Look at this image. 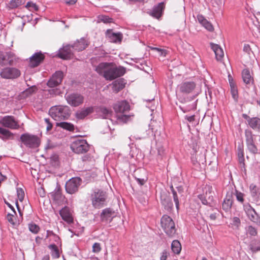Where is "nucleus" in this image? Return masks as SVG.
Returning a JSON list of instances; mask_svg holds the SVG:
<instances>
[{
    "mask_svg": "<svg viewBox=\"0 0 260 260\" xmlns=\"http://www.w3.org/2000/svg\"><path fill=\"white\" fill-rule=\"evenodd\" d=\"M96 71L107 80H113L125 73V68L116 67L112 63L102 62L96 68Z\"/></svg>",
    "mask_w": 260,
    "mask_h": 260,
    "instance_id": "obj_1",
    "label": "nucleus"
},
{
    "mask_svg": "<svg viewBox=\"0 0 260 260\" xmlns=\"http://www.w3.org/2000/svg\"><path fill=\"white\" fill-rule=\"evenodd\" d=\"M49 113L53 119L59 121L68 119L71 116V111L67 106L58 105L51 107Z\"/></svg>",
    "mask_w": 260,
    "mask_h": 260,
    "instance_id": "obj_2",
    "label": "nucleus"
},
{
    "mask_svg": "<svg viewBox=\"0 0 260 260\" xmlns=\"http://www.w3.org/2000/svg\"><path fill=\"white\" fill-rule=\"evenodd\" d=\"M161 226L166 234L169 237H173L176 233L175 223L168 215H164L161 219Z\"/></svg>",
    "mask_w": 260,
    "mask_h": 260,
    "instance_id": "obj_3",
    "label": "nucleus"
},
{
    "mask_svg": "<svg viewBox=\"0 0 260 260\" xmlns=\"http://www.w3.org/2000/svg\"><path fill=\"white\" fill-rule=\"evenodd\" d=\"M106 199V193L99 189L94 190L91 196L92 205L97 209H100L104 206Z\"/></svg>",
    "mask_w": 260,
    "mask_h": 260,
    "instance_id": "obj_4",
    "label": "nucleus"
},
{
    "mask_svg": "<svg viewBox=\"0 0 260 260\" xmlns=\"http://www.w3.org/2000/svg\"><path fill=\"white\" fill-rule=\"evenodd\" d=\"M20 140L26 147L30 148H36L40 144V140L37 136L28 133L22 134Z\"/></svg>",
    "mask_w": 260,
    "mask_h": 260,
    "instance_id": "obj_5",
    "label": "nucleus"
},
{
    "mask_svg": "<svg viewBox=\"0 0 260 260\" xmlns=\"http://www.w3.org/2000/svg\"><path fill=\"white\" fill-rule=\"evenodd\" d=\"M72 150L76 153H85L89 150V145L84 139H77L71 144Z\"/></svg>",
    "mask_w": 260,
    "mask_h": 260,
    "instance_id": "obj_6",
    "label": "nucleus"
},
{
    "mask_svg": "<svg viewBox=\"0 0 260 260\" xmlns=\"http://www.w3.org/2000/svg\"><path fill=\"white\" fill-rule=\"evenodd\" d=\"M244 133L247 149L251 153L256 154L257 152V148L254 142L255 135L249 129H246Z\"/></svg>",
    "mask_w": 260,
    "mask_h": 260,
    "instance_id": "obj_7",
    "label": "nucleus"
},
{
    "mask_svg": "<svg viewBox=\"0 0 260 260\" xmlns=\"http://www.w3.org/2000/svg\"><path fill=\"white\" fill-rule=\"evenodd\" d=\"M0 124L3 126L11 129H18L19 125L18 122L13 116H5L0 120Z\"/></svg>",
    "mask_w": 260,
    "mask_h": 260,
    "instance_id": "obj_8",
    "label": "nucleus"
},
{
    "mask_svg": "<svg viewBox=\"0 0 260 260\" xmlns=\"http://www.w3.org/2000/svg\"><path fill=\"white\" fill-rule=\"evenodd\" d=\"M81 180L80 178L75 177L70 179L66 184V190L70 194L76 192L81 184Z\"/></svg>",
    "mask_w": 260,
    "mask_h": 260,
    "instance_id": "obj_9",
    "label": "nucleus"
},
{
    "mask_svg": "<svg viewBox=\"0 0 260 260\" xmlns=\"http://www.w3.org/2000/svg\"><path fill=\"white\" fill-rule=\"evenodd\" d=\"M20 75V71L15 68H5L2 70L0 76L4 79H14Z\"/></svg>",
    "mask_w": 260,
    "mask_h": 260,
    "instance_id": "obj_10",
    "label": "nucleus"
},
{
    "mask_svg": "<svg viewBox=\"0 0 260 260\" xmlns=\"http://www.w3.org/2000/svg\"><path fill=\"white\" fill-rule=\"evenodd\" d=\"M196 86V85L193 82H184L178 85V91L182 94H188L191 93L194 90Z\"/></svg>",
    "mask_w": 260,
    "mask_h": 260,
    "instance_id": "obj_11",
    "label": "nucleus"
},
{
    "mask_svg": "<svg viewBox=\"0 0 260 260\" xmlns=\"http://www.w3.org/2000/svg\"><path fill=\"white\" fill-rule=\"evenodd\" d=\"M63 73L62 71L56 72L48 80L47 84L49 87H54L58 86L62 82Z\"/></svg>",
    "mask_w": 260,
    "mask_h": 260,
    "instance_id": "obj_12",
    "label": "nucleus"
},
{
    "mask_svg": "<svg viewBox=\"0 0 260 260\" xmlns=\"http://www.w3.org/2000/svg\"><path fill=\"white\" fill-rule=\"evenodd\" d=\"M68 103L70 105L77 107L83 103L84 98L81 94L73 93L66 96Z\"/></svg>",
    "mask_w": 260,
    "mask_h": 260,
    "instance_id": "obj_13",
    "label": "nucleus"
},
{
    "mask_svg": "<svg viewBox=\"0 0 260 260\" xmlns=\"http://www.w3.org/2000/svg\"><path fill=\"white\" fill-rule=\"evenodd\" d=\"M234 194L233 188L227 192L226 197L222 203V209L224 211H228L231 209L234 201Z\"/></svg>",
    "mask_w": 260,
    "mask_h": 260,
    "instance_id": "obj_14",
    "label": "nucleus"
},
{
    "mask_svg": "<svg viewBox=\"0 0 260 260\" xmlns=\"http://www.w3.org/2000/svg\"><path fill=\"white\" fill-rule=\"evenodd\" d=\"M243 209L248 218L251 221L254 222L258 221V214L249 203L243 204Z\"/></svg>",
    "mask_w": 260,
    "mask_h": 260,
    "instance_id": "obj_15",
    "label": "nucleus"
},
{
    "mask_svg": "<svg viewBox=\"0 0 260 260\" xmlns=\"http://www.w3.org/2000/svg\"><path fill=\"white\" fill-rule=\"evenodd\" d=\"M44 58V54L41 51L36 52L29 58V66L33 68L36 67L43 61Z\"/></svg>",
    "mask_w": 260,
    "mask_h": 260,
    "instance_id": "obj_16",
    "label": "nucleus"
},
{
    "mask_svg": "<svg viewBox=\"0 0 260 260\" xmlns=\"http://www.w3.org/2000/svg\"><path fill=\"white\" fill-rule=\"evenodd\" d=\"M113 109L116 113H124L130 110V106L126 101L118 102L113 105Z\"/></svg>",
    "mask_w": 260,
    "mask_h": 260,
    "instance_id": "obj_17",
    "label": "nucleus"
},
{
    "mask_svg": "<svg viewBox=\"0 0 260 260\" xmlns=\"http://www.w3.org/2000/svg\"><path fill=\"white\" fill-rule=\"evenodd\" d=\"M106 37L110 42L112 43L121 42L123 36L120 32H114L112 30L108 29L106 33Z\"/></svg>",
    "mask_w": 260,
    "mask_h": 260,
    "instance_id": "obj_18",
    "label": "nucleus"
},
{
    "mask_svg": "<svg viewBox=\"0 0 260 260\" xmlns=\"http://www.w3.org/2000/svg\"><path fill=\"white\" fill-rule=\"evenodd\" d=\"M59 214L62 219L68 223H71L73 222V217L69 207L66 206L60 210Z\"/></svg>",
    "mask_w": 260,
    "mask_h": 260,
    "instance_id": "obj_19",
    "label": "nucleus"
},
{
    "mask_svg": "<svg viewBox=\"0 0 260 260\" xmlns=\"http://www.w3.org/2000/svg\"><path fill=\"white\" fill-rule=\"evenodd\" d=\"M94 111V107L91 106L83 108L78 110L76 113V117L79 119H83L89 114L92 113Z\"/></svg>",
    "mask_w": 260,
    "mask_h": 260,
    "instance_id": "obj_20",
    "label": "nucleus"
},
{
    "mask_svg": "<svg viewBox=\"0 0 260 260\" xmlns=\"http://www.w3.org/2000/svg\"><path fill=\"white\" fill-rule=\"evenodd\" d=\"M71 45H68L59 50L58 56L63 59H70L72 56V52L71 50Z\"/></svg>",
    "mask_w": 260,
    "mask_h": 260,
    "instance_id": "obj_21",
    "label": "nucleus"
},
{
    "mask_svg": "<svg viewBox=\"0 0 260 260\" xmlns=\"http://www.w3.org/2000/svg\"><path fill=\"white\" fill-rule=\"evenodd\" d=\"M242 77L243 82L248 86H251L253 84V78L248 69H245L242 71Z\"/></svg>",
    "mask_w": 260,
    "mask_h": 260,
    "instance_id": "obj_22",
    "label": "nucleus"
},
{
    "mask_svg": "<svg viewBox=\"0 0 260 260\" xmlns=\"http://www.w3.org/2000/svg\"><path fill=\"white\" fill-rule=\"evenodd\" d=\"M211 48L214 51L216 59L221 61L224 56V53L222 49L217 44H210Z\"/></svg>",
    "mask_w": 260,
    "mask_h": 260,
    "instance_id": "obj_23",
    "label": "nucleus"
},
{
    "mask_svg": "<svg viewBox=\"0 0 260 260\" xmlns=\"http://www.w3.org/2000/svg\"><path fill=\"white\" fill-rule=\"evenodd\" d=\"M114 216V211L110 208L103 210L101 214V217L103 221H111Z\"/></svg>",
    "mask_w": 260,
    "mask_h": 260,
    "instance_id": "obj_24",
    "label": "nucleus"
},
{
    "mask_svg": "<svg viewBox=\"0 0 260 260\" xmlns=\"http://www.w3.org/2000/svg\"><path fill=\"white\" fill-rule=\"evenodd\" d=\"M126 82L123 79H119L115 80L112 83V90L115 93L118 92L124 87Z\"/></svg>",
    "mask_w": 260,
    "mask_h": 260,
    "instance_id": "obj_25",
    "label": "nucleus"
},
{
    "mask_svg": "<svg viewBox=\"0 0 260 260\" xmlns=\"http://www.w3.org/2000/svg\"><path fill=\"white\" fill-rule=\"evenodd\" d=\"M197 20L198 22L208 30L212 31L214 30L212 24L206 20L202 15H198L197 16Z\"/></svg>",
    "mask_w": 260,
    "mask_h": 260,
    "instance_id": "obj_26",
    "label": "nucleus"
},
{
    "mask_svg": "<svg viewBox=\"0 0 260 260\" xmlns=\"http://www.w3.org/2000/svg\"><path fill=\"white\" fill-rule=\"evenodd\" d=\"M96 111L103 118H108L110 117L112 114V111L110 109H108L104 106H101L97 108Z\"/></svg>",
    "mask_w": 260,
    "mask_h": 260,
    "instance_id": "obj_27",
    "label": "nucleus"
},
{
    "mask_svg": "<svg viewBox=\"0 0 260 260\" xmlns=\"http://www.w3.org/2000/svg\"><path fill=\"white\" fill-rule=\"evenodd\" d=\"M164 8V4L163 3L158 4L157 6L154 7L151 13V16L156 18H159L161 16Z\"/></svg>",
    "mask_w": 260,
    "mask_h": 260,
    "instance_id": "obj_28",
    "label": "nucleus"
},
{
    "mask_svg": "<svg viewBox=\"0 0 260 260\" xmlns=\"http://www.w3.org/2000/svg\"><path fill=\"white\" fill-rule=\"evenodd\" d=\"M87 44L84 39H82L80 41L75 42L73 45H71L72 48L78 51H82L87 47Z\"/></svg>",
    "mask_w": 260,
    "mask_h": 260,
    "instance_id": "obj_29",
    "label": "nucleus"
},
{
    "mask_svg": "<svg viewBox=\"0 0 260 260\" xmlns=\"http://www.w3.org/2000/svg\"><path fill=\"white\" fill-rule=\"evenodd\" d=\"M248 124L253 129H260V118L258 117H254L249 119Z\"/></svg>",
    "mask_w": 260,
    "mask_h": 260,
    "instance_id": "obj_30",
    "label": "nucleus"
},
{
    "mask_svg": "<svg viewBox=\"0 0 260 260\" xmlns=\"http://www.w3.org/2000/svg\"><path fill=\"white\" fill-rule=\"evenodd\" d=\"M161 202L165 208L170 209L173 207V203L171 198L166 194L161 196Z\"/></svg>",
    "mask_w": 260,
    "mask_h": 260,
    "instance_id": "obj_31",
    "label": "nucleus"
},
{
    "mask_svg": "<svg viewBox=\"0 0 260 260\" xmlns=\"http://www.w3.org/2000/svg\"><path fill=\"white\" fill-rule=\"evenodd\" d=\"M171 249L175 254H179L181 250V245L180 242L178 240H174L171 244Z\"/></svg>",
    "mask_w": 260,
    "mask_h": 260,
    "instance_id": "obj_32",
    "label": "nucleus"
},
{
    "mask_svg": "<svg viewBox=\"0 0 260 260\" xmlns=\"http://www.w3.org/2000/svg\"><path fill=\"white\" fill-rule=\"evenodd\" d=\"M56 126L60 127L64 129L69 131H73L74 129V126L73 124L66 122H57Z\"/></svg>",
    "mask_w": 260,
    "mask_h": 260,
    "instance_id": "obj_33",
    "label": "nucleus"
},
{
    "mask_svg": "<svg viewBox=\"0 0 260 260\" xmlns=\"http://www.w3.org/2000/svg\"><path fill=\"white\" fill-rule=\"evenodd\" d=\"M48 247L51 250V254L53 258H58L59 257V250L55 244L50 245Z\"/></svg>",
    "mask_w": 260,
    "mask_h": 260,
    "instance_id": "obj_34",
    "label": "nucleus"
},
{
    "mask_svg": "<svg viewBox=\"0 0 260 260\" xmlns=\"http://www.w3.org/2000/svg\"><path fill=\"white\" fill-rule=\"evenodd\" d=\"M23 3V0H11L7 5V7L9 9H14L18 8Z\"/></svg>",
    "mask_w": 260,
    "mask_h": 260,
    "instance_id": "obj_35",
    "label": "nucleus"
},
{
    "mask_svg": "<svg viewBox=\"0 0 260 260\" xmlns=\"http://www.w3.org/2000/svg\"><path fill=\"white\" fill-rule=\"evenodd\" d=\"M13 136V134L9 130L0 127V138L5 140L9 139Z\"/></svg>",
    "mask_w": 260,
    "mask_h": 260,
    "instance_id": "obj_36",
    "label": "nucleus"
},
{
    "mask_svg": "<svg viewBox=\"0 0 260 260\" xmlns=\"http://www.w3.org/2000/svg\"><path fill=\"white\" fill-rule=\"evenodd\" d=\"M229 82L231 86V92L232 97L236 102H237L238 99L237 89L235 84L232 82V81H231L230 79Z\"/></svg>",
    "mask_w": 260,
    "mask_h": 260,
    "instance_id": "obj_37",
    "label": "nucleus"
},
{
    "mask_svg": "<svg viewBox=\"0 0 260 260\" xmlns=\"http://www.w3.org/2000/svg\"><path fill=\"white\" fill-rule=\"evenodd\" d=\"M116 114L117 119L120 122L126 123L131 118L129 115L123 114V113H116Z\"/></svg>",
    "mask_w": 260,
    "mask_h": 260,
    "instance_id": "obj_38",
    "label": "nucleus"
},
{
    "mask_svg": "<svg viewBox=\"0 0 260 260\" xmlns=\"http://www.w3.org/2000/svg\"><path fill=\"white\" fill-rule=\"evenodd\" d=\"M250 249L254 252L260 251V241H254L250 245Z\"/></svg>",
    "mask_w": 260,
    "mask_h": 260,
    "instance_id": "obj_39",
    "label": "nucleus"
},
{
    "mask_svg": "<svg viewBox=\"0 0 260 260\" xmlns=\"http://www.w3.org/2000/svg\"><path fill=\"white\" fill-rule=\"evenodd\" d=\"M234 194L236 197L237 200L240 202V203L243 204L244 201V197L245 196L244 194L237 189L234 190Z\"/></svg>",
    "mask_w": 260,
    "mask_h": 260,
    "instance_id": "obj_40",
    "label": "nucleus"
},
{
    "mask_svg": "<svg viewBox=\"0 0 260 260\" xmlns=\"http://www.w3.org/2000/svg\"><path fill=\"white\" fill-rule=\"evenodd\" d=\"M52 198L57 203L62 201L63 197L59 191L52 193L51 194Z\"/></svg>",
    "mask_w": 260,
    "mask_h": 260,
    "instance_id": "obj_41",
    "label": "nucleus"
},
{
    "mask_svg": "<svg viewBox=\"0 0 260 260\" xmlns=\"http://www.w3.org/2000/svg\"><path fill=\"white\" fill-rule=\"evenodd\" d=\"M180 108L184 113H186L191 110L195 109L196 108V105L194 102H193L191 104L184 107H180Z\"/></svg>",
    "mask_w": 260,
    "mask_h": 260,
    "instance_id": "obj_42",
    "label": "nucleus"
},
{
    "mask_svg": "<svg viewBox=\"0 0 260 260\" xmlns=\"http://www.w3.org/2000/svg\"><path fill=\"white\" fill-rule=\"evenodd\" d=\"M250 193L253 198L257 197L258 193L259 192V189L256 187L255 185L253 184H251L249 187Z\"/></svg>",
    "mask_w": 260,
    "mask_h": 260,
    "instance_id": "obj_43",
    "label": "nucleus"
},
{
    "mask_svg": "<svg viewBox=\"0 0 260 260\" xmlns=\"http://www.w3.org/2000/svg\"><path fill=\"white\" fill-rule=\"evenodd\" d=\"M245 230L247 234L252 236H255L257 233L256 229L251 225L246 227Z\"/></svg>",
    "mask_w": 260,
    "mask_h": 260,
    "instance_id": "obj_44",
    "label": "nucleus"
},
{
    "mask_svg": "<svg viewBox=\"0 0 260 260\" xmlns=\"http://www.w3.org/2000/svg\"><path fill=\"white\" fill-rule=\"evenodd\" d=\"M171 191L173 193L174 201L175 203L176 207L177 209L178 210L179 206V200H178L177 192L174 189L173 186H172L171 187Z\"/></svg>",
    "mask_w": 260,
    "mask_h": 260,
    "instance_id": "obj_45",
    "label": "nucleus"
},
{
    "mask_svg": "<svg viewBox=\"0 0 260 260\" xmlns=\"http://www.w3.org/2000/svg\"><path fill=\"white\" fill-rule=\"evenodd\" d=\"M28 228L29 231L34 234H37L40 231V227L35 223L29 224Z\"/></svg>",
    "mask_w": 260,
    "mask_h": 260,
    "instance_id": "obj_46",
    "label": "nucleus"
},
{
    "mask_svg": "<svg viewBox=\"0 0 260 260\" xmlns=\"http://www.w3.org/2000/svg\"><path fill=\"white\" fill-rule=\"evenodd\" d=\"M26 7H27L30 11H37L38 10V6L35 3L32 2H28L26 4Z\"/></svg>",
    "mask_w": 260,
    "mask_h": 260,
    "instance_id": "obj_47",
    "label": "nucleus"
},
{
    "mask_svg": "<svg viewBox=\"0 0 260 260\" xmlns=\"http://www.w3.org/2000/svg\"><path fill=\"white\" fill-rule=\"evenodd\" d=\"M17 194L19 200L22 202L24 198V191L21 188H18L17 189Z\"/></svg>",
    "mask_w": 260,
    "mask_h": 260,
    "instance_id": "obj_48",
    "label": "nucleus"
},
{
    "mask_svg": "<svg viewBox=\"0 0 260 260\" xmlns=\"http://www.w3.org/2000/svg\"><path fill=\"white\" fill-rule=\"evenodd\" d=\"M238 156L239 157V160L240 162H243L244 158V152L243 149L239 147L238 148Z\"/></svg>",
    "mask_w": 260,
    "mask_h": 260,
    "instance_id": "obj_49",
    "label": "nucleus"
},
{
    "mask_svg": "<svg viewBox=\"0 0 260 260\" xmlns=\"http://www.w3.org/2000/svg\"><path fill=\"white\" fill-rule=\"evenodd\" d=\"M101 250V244L99 243H95L92 246V252L98 253Z\"/></svg>",
    "mask_w": 260,
    "mask_h": 260,
    "instance_id": "obj_50",
    "label": "nucleus"
},
{
    "mask_svg": "<svg viewBox=\"0 0 260 260\" xmlns=\"http://www.w3.org/2000/svg\"><path fill=\"white\" fill-rule=\"evenodd\" d=\"M44 121L46 124V130L47 131H50L52 128V124L50 121L49 118H45Z\"/></svg>",
    "mask_w": 260,
    "mask_h": 260,
    "instance_id": "obj_51",
    "label": "nucleus"
},
{
    "mask_svg": "<svg viewBox=\"0 0 260 260\" xmlns=\"http://www.w3.org/2000/svg\"><path fill=\"white\" fill-rule=\"evenodd\" d=\"M7 218V220L10 223L13 225L15 224V217L13 214L10 213L8 214Z\"/></svg>",
    "mask_w": 260,
    "mask_h": 260,
    "instance_id": "obj_52",
    "label": "nucleus"
},
{
    "mask_svg": "<svg viewBox=\"0 0 260 260\" xmlns=\"http://www.w3.org/2000/svg\"><path fill=\"white\" fill-rule=\"evenodd\" d=\"M100 20L104 23H110L112 22V18L106 16H102L101 17Z\"/></svg>",
    "mask_w": 260,
    "mask_h": 260,
    "instance_id": "obj_53",
    "label": "nucleus"
},
{
    "mask_svg": "<svg viewBox=\"0 0 260 260\" xmlns=\"http://www.w3.org/2000/svg\"><path fill=\"white\" fill-rule=\"evenodd\" d=\"M6 57L4 53L0 50V64L4 65V61L6 60Z\"/></svg>",
    "mask_w": 260,
    "mask_h": 260,
    "instance_id": "obj_54",
    "label": "nucleus"
},
{
    "mask_svg": "<svg viewBox=\"0 0 260 260\" xmlns=\"http://www.w3.org/2000/svg\"><path fill=\"white\" fill-rule=\"evenodd\" d=\"M38 193L41 197H44L45 196V191L42 187H40L38 189Z\"/></svg>",
    "mask_w": 260,
    "mask_h": 260,
    "instance_id": "obj_55",
    "label": "nucleus"
},
{
    "mask_svg": "<svg viewBox=\"0 0 260 260\" xmlns=\"http://www.w3.org/2000/svg\"><path fill=\"white\" fill-rule=\"evenodd\" d=\"M135 179L137 182L141 185H143L146 182L147 179L145 178H139L135 177Z\"/></svg>",
    "mask_w": 260,
    "mask_h": 260,
    "instance_id": "obj_56",
    "label": "nucleus"
},
{
    "mask_svg": "<svg viewBox=\"0 0 260 260\" xmlns=\"http://www.w3.org/2000/svg\"><path fill=\"white\" fill-rule=\"evenodd\" d=\"M185 119L186 120H187L189 122H193L194 121L195 115H191V116L186 115L185 116Z\"/></svg>",
    "mask_w": 260,
    "mask_h": 260,
    "instance_id": "obj_57",
    "label": "nucleus"
},
{
    "mask_svg": "<svg viewBox=\"0 0 260 260\" xmlns=\"http://www.w3.org/2000/svg\"><path fill=\"white\" fill-rule=\"evenodd\" d=\"M58 92V91L57 89H51L48 90V93L52 96L56 95V94H57Z\"/></svg>",
    "mask_w": 260,
    "mask_h": 260,
    "instance_id": "obj_58",
    "label": "nucleus"
},
{
    "mask_svg": "<svg viewBox=\"0 0 260 260\" xmlns=\"http://www.w3.org/2000/svg\"><path fill=\"white\" fill-rule=\"evenodd\" d=\"M198 198L201 201L202 203L204 205H207L208 204V201L203 195H199Z\"/></svg>",
    "mask_w": 260,
    "mask_h": 260,
    "instance_id": "obj_59",
    "label": "nucleus"
},
{
    "mask_svg": "<svg viewBox=\"0 0 260 260\" xmlns=\"http://www.w3.org/2000/svg\"><path fill=\"white\" fill-rule=\"evenodd\" d=\"M233 223L234 224V225L238 226L240 224V220L239 219V218L237 217H234L233 218Z\"/></svg>",
    "mask_w": 260,
    "mask_h": 260,
    "instance_id": "obj_60",
    "label": "nucleus"
},
{
    "mask_svg": "<svg viewBox=\"0 0 260 260\" xmlns=\"http://www.w3.org/2000/svg\"><path fill=\"white\" fill-rule=\"evenodd\" d=\"M52 240L56 243V244H60V238L56 235V234H54L53 237H52Z\"/></svg>",
    "mask_w": 260,
    "mask_h": 260,
    "instance_id": "obj_61",
    "label": "nucleus"
},
{
    "mask_svg": "<svg viewBox=\"0 0 260 260\" xmlns=\"http://www.w3.org/2000/svg\"><path fill=\"white\" fill-rule=\"evenodd\" d=\"M165 152V149L162 146H160L157 148V153L159 155L162 156Z\"/></svg>",
    "mask_w": 260,
    "mask_h": 260,
    "instance_id": "obj_62",
    "label": "nucleus"
},
{
    "mask_svg": "<svg viewBox=\"0 0 260 260\" xmlns=\"http://www.w3.org/2000/svg\"><path fill=\"white\" fill-rule=\"evenodd\" d=\"M168 255V252L166 250L164 251L161 253V256L160 257V260H166Z\"/></svg>",
    "mask_w": 260,
    "mask_h": 260,
    "instance_id": "obj_63",
    "label": "nucleus"
},
{
    "mask_svg": "<svg viewBox=\"0 0 260 260\" xmlns=\"http://www.w3.org/2000/svg\"><path fill=\"white\" fill-rule=\"evenodd\" d=\"M36 90V87H31V88L28 89L27 90H26L25 91V93H26V94H31L32 93H34Z\"/></svg>",
    "mask_w": 260,
    "mask_h": 260,
    "instance_id": "obj_64",
    "label": "nucleus"
}]
</instances>
